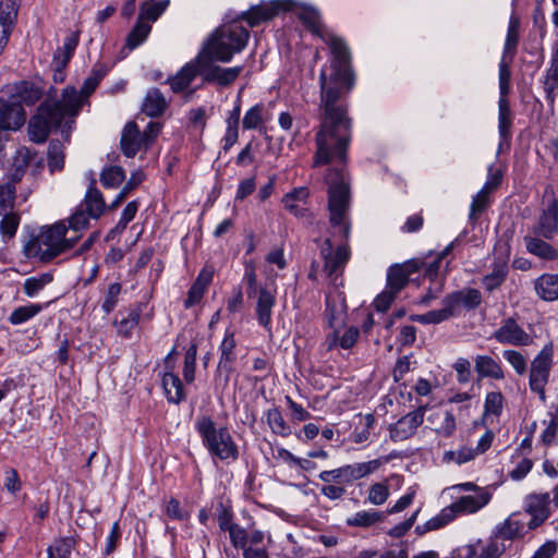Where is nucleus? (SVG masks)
<instances>
[{
    "label": "nucleus",
    "mask_w": 558,
    "mask_h": 558,
    "mask_svg": "<svg viewBox=\"0 0 558 558\" xmlns=\"http://www.w3.org/2000/svg\"><path fill=\"white\" fill-rule=\"evenodd\" d=\"M380 465L381 461L379 459L345 464L333 470L322 471L318 478L324 483H335L344 487L374 473Z\"/></svg>",
    "instance_id": "nucleus-9"
},
{
    "label": "nucleus",
    "mask_w": 558,
    "mask_h": 558,
    "mask_svg": "<svg viewBox=\"0 0 558 558\" xmlns=\"http://www.w3.org/2000/svg\"><path fill=\"white\" fill-rule=\"evenodd\" d=\"M545 98L548 104H554L558 95V47L553 49L549 66L542 78Z\"/></svg>",
    "instance_id": "nucleus-26"
},
{
    "label": "nucleus",
    "mask_w": 558,
    "mask_h": 558,
    "mask_svg": "<svg viewBox=\"0 0 558 558\" xmlns=\"http://www.w3.org/2000/svg\"><path fill=\"white\" fill-rule=\"evenodd\" d=\"M167 100L163 94L156 87L149 88L142 104V111L151 118L161 116L167 109Z\"/></svg>",
    "instance_id": "nucleus-33"
},
{
    "label": "nucleus",
    "mask_w": 558,
    "mask_h": 558,
    "mask_svg": "<svg viewBox=\"0 0 558 558\" xmlns=\"http://www.w3.org/2000/svg\"><path fill=\"white\" fill-rule=\"evenodd\" d=\"M524 243L526 251L530 254L537 256L544 260H556L558 259V251L545 239L536 235V236H524Z\"/></svg>",
    "instance_id": "nucleus-32"
},
{
    "label": "nucleus",
    "mask_w": 558,
    "mask_h": 558,
    "mask_svg": "<svg viewBox=\"0 0 558 558\" xmlns=\"http://www.w3.org/2000/svg\"><path fill=\"white\" fill-rule=\"evenodd\" d=\"M41 95V89L35 83L21 81L10 87L9 97L22 106H32L40 99Z\"/></svg>",
    "instance_id": "nucleus-27"
},
{
    "label": "nucleus",
    "mask_w": 558,
    "mask_h": 558,
    "mask_svg": "<svg viewBox=\"0 0 558 558\" xmlns=\"http://www.w3.org/2000/svg\"><path fill=\"white\" fill-rule=\"evenodd\" d=\"M338 54L332 62V71L327 73L322 69L319 74L320 101L324 118L316 134V151L314 167L331 161L344 167L347 151L351 141V120L347 116V106L341 98L349 94L354 86L353 72L341 71L344 63L343 47H335Z\"/></svg>",
    "instance_id": "nucleus-1"
},
{
    "label": "nucleus",
    "mask_w": 558,
    "mask_h": 558,
    "mask_svg": "<svg viewBox=\"0 0 558 558\" xmlns=\"http://www.w3.org/2000/svg\"><path fill=\"white\" fill-rule=\"evenodd\" d=\"M68 228L63 222L43 228L24 246V252L29 258H37L43 263L51 262L60 254L69 251L65 243Z\"/></svg>",
    "instance_id": "nucleus-6"
},
{
    "label": "nucleus",
    "mask_w": 558,
    "mask_h": 558,
    "mask_svg": "<svg viewBox=\"0 0 558 558\" xmlns=\"http://www.w3.org/2000/svg\"><path fill=\"white\" fill-rule=\"evenodd\" d=\"M512 111L507 98L498 100V133L500 137L499 147L502 142H508L511 137Z\"/></svg>",
    "instance_id": "nucleus-38"
},
{
    "label": "nucleus",
    "mask_w": 558,
    "mask_h": 558,
    "mask_svg": "<svg viewBox=\"0 0 558 558\" xmlns=\"http://www.w3.org/2000/svg\"><path fill=\"white\" fill-rule=\"evenodd\" d=\"M194 428L201 437L208 453L221 461H235L239 458L238 445L227 427H217L209 415H201L194 423Z\"/></svg>",
    "instance_id": "nucleus-5"
},
{
    "label": "nucleus",
    "mask_w": 558,
    "mask_h": 558,
    "mask_svg": "<svg viewBox=\"0 0 558 558\" xmlns=\"http://www.w3.org/2000/svg\"><path fill=\"white\" fill-rule=\"evenodd\" d=\"M298 17L300 21L304 24V26L310 29L313 34L319 36L330 48L332 58L330 60V66L329 69L325 68L327 73H330L332 71V62L337 58L336 50L333 49L337 47H343V57H344V63L341 65V71L343 72H352L351 69V54L350 50L344 43V40L327 31H325V27L320 21V14L317 10L311 7H303L298 12Z\"/></svg>",
    "instance_id": "nucleus-7"
},
{
    "label": "nucleus",
    "mask_w": 558,
    "mask_h": 558,
    "mask_svg": "<svg viewBox=\"0 0 558 558\" xmlns=\"http://www.w3.org/2000/svg\"><path fill=\"white\" fill-rule=\"evenodd\" d=\"M319 255L324 260L322 272L335 289L343 287V271L350 259L351 253L348 244H340L333 248L330 239H325L319 247Z\"/></svg>",
    "instance_id": "nucleus-8"
},
{
    "label": "nucleus",
    "mask_w": 558,
    "mask_h": 558,
    "mask_svg": "<svg viewBox=\"0 0 558 558\" xmlns=\"http://www.w3.org/2000/svg\"><path fill=\"white\" fill-rule=\"evenodd\" d=\"M110 66L104 62H96L90 71V74L84 80L83 86L77 95L81 98L82 105L97 88L101 80L108 74Z\"/></svg>",
    "instance_id": "nucleus-30"
},
{
    "label": "nucleus",
    "mask_w": 558,
    "mask_h": 558,
    "mask_svg": "<svg viewBox=\"0 0 558 558\" xmlns=\"http://www.w3.org/2000/svg\"><path fill=\"white\" fill-rule=\"evenodd\" d=\"M513 59L501 57L499 62V98H507L510 89L511 71L510 64Z\"/></svg>",
    "instance_id": "nucleus-57"
},
{
    "label": "nucleus",
    "mask_w": 558,
    "mask_h": 558,
    "mask_svg": "<svg viewBox=\"0 0 558 558\" xmlns=\"http://www.w3.org/2000/svg\"><path fill=\"white\" fill-rule=\"evenodd\" d=\"M26 121V113L21 104L10 97H0V128L4 131H16Z\"/></svg>",
    "instance_id": "nucleus-20"
},
{
    "label": "nucleus",
    "mask_w": 558,
    "mask_h": 558,
    "mask_svg": "<svg viewBox=\"0 0 558 558\" xmlns=\"http://www.w3.org/2000/svg\"><path fill=\"white\" fill-rule=\"evenodd\" d=\"M81 205L93 219H98L102 215L106 203L101 192L95 186V180H92Z\"/></svg>",
    "instance_id": "nucleus-34"
},
{
    "label": "nucleus",
    "mask_w": 558,
    "mask_h": 558,
    "mask_svg": "<svg viewBox=\"0 0 558 558\" xmlns=\"http://www.w3.org/2000/svg\"><path fill=\"white\" fill-rule=\"evenodd\" d=\"M52 280L53 275L50 272L26 278L23 283V291L28 298H35L46 286L51 283Z\"/></svg>",
    "instance_id": "nucleus-47"
},
{
    "label": "nucleus",
    "mask_w": 558,
    "mask_h": 558,
    "mask_svg": "<svg viewBox=\"0 0 558 558\" xmlns=\"http://www.w3.org/2000/svg\"><path fill=\"white\" fill-rule=\"evenodd\" d=\"M37 153L28 147H20L13 156L12 171L10 182L14 185L22 181L26 170L32 161L36 158Z\"/></svg>",
    "instance_id": "nucleus-28"
},
{
    "label": "nucleus",
    "mask_w": 558,
    "mask_h": 558,
    "mask_svg": "<svg viewBox=\"0 0 558 558\" xmlns=\"http://www.w3.org/2000/svg\"><path fill=\"white\" fill-rule=\"evenodd\" d=\"M145 179V175L142 171H135L131 174V178L125 183V185L122 187V190L118 193L114 201L111 203L110 207L114 208L119 206L124 198L129 195V193L136 189Z\"/></svg>",
    "instance_id": "nucleus-62"
},
{
    "label": "nucleus",
    "mask_w": 558,
    "mask_h": 558,
    "mask_svg": "<svg viewBox=\"0 0 558 558\" xmlns=\"http://www.w3.org/2000/svg\"><path fill=\"white\" fill-rule=\"evenodd\" d=\"M500 548L492 541L477 538L469 544L454 548L445 558H500Z\"/></svg>",
    "instance_id": "nucleus-19"
},
{
    "label": "nucleus",
    "mask_w": 558,
    "mask_h": 558,
    "mask_svg": "<svg viewBox=\"0 0 558 558\" xmlns=\"http://www.w3.org/2000/svg\"><path fill=\"white\" fill-rule=\"evenodd\" d=\"M201 76V62L198 56L194 61L186 63L174 76L168 78V83L173 93L185 90L194 78Z\"/></svg>",
    "instance_id": "nucleus-25"
},
{
    "label": "nucleus",
    "mask_w": 558,
    "mask_h": 558,
    "mask_svg": "<svg viewBox=\"0 0 558 558\" xmlns=\"http://www.w3.org/2000/svg\"><path fill=\"white\" fill-rule=\"evenodd\" d=\"M162 387L168 402L179 404L185 399V391L182 380L173 372H166L163 374Z\"/></svg>",
    "instance_id": "nucleus-35"
},
{
    "label": "nucleus",
    "mask_w": 558,
    "mask_h": 558,
    "mask_svg": "<svg viewBox=\"0 0 558 558\" xmlns=\"http://www.w3.org/2000/svg\"><path fill=\"white\" fill-rule=\"evenodd\" d=\"M497 342L513 347H527L533 343V338L529 335L513 317H508L501 322V325L492 336Z\"/></svg>",
    "instance_id": "nucleus-17"
},
{
    "label": "nucleus",
    "mask_w": 558,
    "mask_h": 558,
    "mask_svg": "<svg viewBox=\"0 0 558 558\" xmlns=\"http://www.w3.org/2000/svg\"><path fill=\"white\" fill-rule=\"evenodd\" d=\"M535 291L544 301L558 299V274H543L535 280Z\"/></svg>",
    "instance_id": "nucleus-37"
},
{
    "label": "nucleus",
    "mask_w": 558,
    "mask_h": 558,
    "mask_svg": "<svg viewBox=\"0 0 558 558\" xmlns=\"http://www.w3.org/2000/svg\"><path fill=\"white\" fill-rule=\"evenodd\" d=\"M492 495L486 490H478L475 495H466L458 498L449 507L457 518L460 514L475 513L490 501Z\"/></svg>",
    "instance_id": "nucleus-22"
},
{
    "label": "nucleus",
    "mask_w": 558,
    "mask_h": 558,
    "mask_svg": "<svg viewBox=\"0 0 558 558\" xmlns=\"http://www.w3.org/2000/svg\"><path fill=\"white\" fill-rule=\"evenodd\" d=\"M550 498L548 493L530 494L524 499V514L527 520L529 529H537L550 515Z\"/></svg>",
    "instance_id": "nucleus-16"
},
{
    "label": "nucleus",
    "mask_w": 558,
    "mask_h": 558,
    "mask_svg": "<svg viewBox=\"0 0 558 558\" xmlns=\"http://www.w3.org/2000/svg\"><path fill=\"white\" fill-rule=\"evenodd\" d=\"M361 428L356 426L351 434V439L355 444H362L369 437L371 429L374 427L375 417L372 413L365 415L359 414Z\"/></svg>",
    "instance_id": "nucleus-53"
},
{
    "label": "nucleus",
    "mask_w": 558,
    "mask_h": 558,
    "mask_svg": "<svg viewBox=\"0 0 558 558\" xmlns=\"http://www.w3.org/2000/svg\"><path fill=\"white\" fill-rule=\"evenodd\" d=\"M125 179V172L120 166H110L100 173V182L107 189L119 186Z\"/></svg>",
    "instance_id": "nucleus-54"
},
{
    "label": "nucleus",
    "mask_w": 558,
    "mask_h": 558,
    "mask_svg": "<svg viewBox=\"0 0 558 558\" xmlns=\"http://www.w3.org/2000/svg\"><path fill=\"white\" fill-rule=\"evenodd\" d=\"M267 424L271 432L281 437H288L291 434V427L283 418L279 408L274 407L266 412Z\"/></svg>",
    "instance_id": "nucleus-42"
},
{
    "label": "nucleus",
    "mask_w": 558,
    "mask_h": 558,
    "mask_svg": "<svg viewBox=\"0 0 558 558\" xmlns=\"http://www.w3.org/2000/svg\"><path fill=\"white\" fill-rule=\"evenodd\" d=\"M460 304L468 311L474 310L482 303V294L477 289L466 288L458 290Z\"/></svg>",
    "instance_id": "nucleus-63"
},
{
    "label": "nucleus",
    "mask_w": 558,
    "mask_h": 558,
    "mask_svg": "<svg viewBox=\"0 0 558 558\" xmlns=\"http://www.w3.org/2000/svg\"><path fill=\"white\" fill-rule=\"evenodd\" d=\"M476 457V450L470 447H461L458 450H449L444 452V461L447 463L454 462L463 464Z\"/></svg>",
    "instance_id": "nucleus-60"
},
{
    "label": "nucleus",
    "mask_w": 558,
    "mask_h": 558,
    "mask_svg": "<svg viewBox=\"0 0 558 558\" xmlns=\"http://www.w3.org/2000/svg\"><path fill=\"white\" fill-rule=\"evenodd\" d=\"M504 409V396L500 391H489L484 401V414L499 416Z\"/></svg>",
    "instance_id": "nucleus-59"
},
{
    "label": "nucleus",
    "mask_w": 558,
    "mask_h": 558,
    "mask_svg": "<svg viewBox=\"0 0 558 558\" xmlns=\"http://www.w3.org/2000/svg\"><path fill=\"white\" fill-rule=\"evenodd\" d=\"M555 348L551 341L545 343L530 365L529 385L549 383L555 364Z\"/></svg>",
    "instance_id": "nucleus-15"
},
{
    "label": "nucleus",
    "mask_w": 558,
    "mask_h": 558,
    "mask_svg": "<svg viewBox=\"0 0 558 558\" xmlns=\"http://www.w3.org/2000/svg\"><path fill=\"white\" fill-rule=\"evenodd\" d=\"M426 410L427 405H420L417 409L409 412L395 424L390 425L389 432L391 440L402 441L412 437L423 424Z\"/></svg>",
    "instance_id": "nucleus-18"
},
{
    "label": "nucleus",
    "mask_w": 558,
    "mask_h": 558,
    "mask_svg": "<svg viewBox=\"0 0 558 558\" xmlns=\"http://www.w3.org/2000/svg\"><path fill=\"white\" fill-rule=\"evenodd\" d=\"M275 304L276 291H271L266 287L259 288L255 312L258 324L266 329H270L272 307Z\"/></svg>",
    "instance_id": "nucleus-24"
},
{
    "label": "nucleus",
    "mask_w": 558,
    "mask_h": 558,
    "mask_svg": "<svg viewBox=\"0 0 558 558\" xmlns=\"http://www.w3.org/2000/svg\"><path fill=\"white\" fill-rule=\"evenodd\" d=\"M197 344L191 343L184 354L183 377L187 384L194 381L196 366Z\"/></svg>",
    "instance_id": "nucleus-56"
},
{
    "label": "nucleus",
    "mask_w": 558,
    "mask_h": 558,
    "mask_svg": "<svg viewBox=\"0 0 558 558\" xmlns=\"http://www.w3.org/2000/svg\"><path fill=\"white\" fill-rule=\"evenodd\" d=\"M236 340L232 330L225 331L223 339L219 344V361L216 368V379L221 380L223 386H227L231 374L234 372V364L236 361Z\"/></svg>",
    "instance_id": "nucleus-13"
},
{
    "label": "nucleus",
    "mask_w": 558,
    "mask_h": 558,
    "mask_svg": "<svg viewBox=\"0 0 558 558\" xmlns=\"http://www.w3.org/2000/svg\"><path fill=\"white\" fill-rule=\"evenodd\" d=\"M169 0H161L153 4H146L141 8L138 19L143 22H155L167 9Z\"/></svg>",
    "instance_id": "nucleus-58"
},
{
    "label": "nucleus",
    "mask_w": 558,
    "mask_h": 558,
    "mask_svg": "<svg viewBox=\"0 0 558 558\" xmlns=\"http://www.w3.org/2000/svg\"><path fill=\"white\" fill-rule=\"evenodd\" d=\"M151 31L149 23L143 22L137 19L136 24L133 26L126 37V47L131 50L141 46L148 37Z\"/></svg>",
    "instance_id": "nucleus-48"
},
{
    "label": "nucleus",
    "mask_w": 558,
    "mask_h": 558,
    "mask_svg": "<svg viewBox=\"0 0 558 558\" xmlns=\"http://www.w3.org/2000/svg\"><path fill=\"white\" fill-rule=\"evenodd\" d=\"M19 4L15 0L0 1V27L14 28L17 20Z\"/></svg>",
    "instance_id": "nucleus-51"
},
{
    "label": "nucleus",
    "mask_w": 558,
    "mask_h": 558,
    "mask_svg": "<svg viewBox=\"0 0 558 558\" xmlns=\"http://www.w3.org/2000/svg\"><path fill=\"white\" fill-rule=\"evenodd\" d=\"M390 496L389 487L386 483H375L368 489L367 501L374 506L384 505Z\"/></svg>",
    "instance_id": "nucleus-64"
},
{
    "label": "nucleus",
    "mask_w": 558,
    "mask_h": 558,
    "mask_svg": "<svg viewBox=\"0 0 558 558\" xmlns=\"http://www.w3.org/2000/svg\"><path fill=\"white\" fill-rule=\"evenodd\" d=\"M76 546L74 536H63L54 539L53 544L48 546L53 558H71L72 551Z\"/></svg>",
    "instance_id": "nucleus-49"
},
{
    "label": "nucleus",
    "mask_w": 558,
    "mask_h": 558,
    "mask_svg": "<svg viewBox=\"0 0 558 558\" xmlns=\"http://www.w3.org/2000/svg\"><path fill=\"white\" fill-rule=\"evenodd\" d=\"M48 303L46 304V306ZM45 308L44 304L31 303L24 306L16 307L9 316V322L12 325H22L29 319L34 318Z\"/></svg>",
    "instance_id": "nucleus-43"
},
{
    "label": "nucleus",
    "mask_w": 558,
    "mask_h": 558,
    "mask_svg": "<svg viewBox=\"0 0 558 558\" xmlns=\"http://www.w3.org/2000/svg\"><path fill=\"white\" fill-rule=\"evenodd\" d=\"M474 368L480 378L505 379V372L500 362L489 355H476Z\"/></svg>",
    "instance_id": "nucleus-29"
},
{
    "label": "nucleus",
    "mask_w": 558,
    "mask_h": 558,
    "mask_svg": "<svg viewBox=\"0 0 558 558\" xmlns=\"http://www.w3.org/2000/svg\"><path fill=\"white\" fill-rule=\"evenodd\" d=\"M81 108V98L73 86L63 89L61 99H46L28 123L29 140L36 144L45 143L50 131L60 129L63 122L64 128L70 131Z\"/></svg>",
    "instance_id": "nucleus-2"
},
{
    "label": "nucleus",
    "mask_w": 558,
    "mask_h": 558,
    "mask_svg": "<svg viewBox=\"0 0 558 558\" xmlns=\"http://www.w3.org/2000/svg\"><path fill=\"white\" fill-rule=\"evenodd\" d=\"M201 62V76L206 83H216L221 87L232 84L243 71V65L221 68L213 63L214 58L198 54Z\"/></svg>",
    "instance_id": "nucleus-12"
},
{
    "label": "nucleus",
    "mask_w": 558,
    "mask_h": 558,
    "mask_svg": "<svg viewBox=\"0 0 558 558\" xmlns=\"http://www.w3.org/2000/svg\"><path fill=\"white\" fill-rule=\"evenodd\" d=\"M325 181L328 184V209L330 213V223L333 228H339V233L347 240L350 234V225L345 221L349 208L350 191L344 173V167L329 168L325 175Z\"/></svg>",
    "instance_id": "nucleus-4"
},
{
    "label": "nucleus",
    "mask_w": 558,
    "mask_h": 558,
    "mask_svg": "<svg viewBox=\"0 0 558 558\" xmlns=\"http://www.w3.org/2000/svg\"><path fill=\"white\" fill-rule=\"evenodd\" d=\"M456 519L453 510L450 507H445L437 515L426 521L423 525L416 526V532L423 534L428 531L441 529Z\"/></svg>",
    "instance_id": "nucleus-41"
},
{
    "label": "nucleus",
    "mask_w": 558,
    "mask_h": 558,
    "mask_svg": "<svg viewBox=\"0 0 558 558\" xmlns=\"http://www.w3.org/2000/svg\"><path fill=\"white\" fill-rule=\"evenodd\" d=\"M508 271L509 268L506 260L494 263L492 271L482 279L484 289L488 292H493L499 288L506 281Z\"/></svg>",
    "instance_id": "nucleus-39"
},
{
    "label": "nucleus",
    "mask_w": 558,
    "mask_h": 558,
    "mask_svg": "<svg viewBox=\"0 0 558 558\" xmlns=\"http://www.w3.org/2000/svg\"><path fill=\"white\" fill-rule=\"evenodd\" d=\"M288 5L281 0H262L258 4L252 5L248 10L241 12L236 20L245 21L251 27L268 22L277 16L281 11H286Z\"/></svg>",
    "instance_id": "nucleus-14"
},
{
    "label": "nucleus",
    "mask_w": 558,
    "mask_h": 558,
    "mask_svg": "<svg viewBox=\"0 0 558 558\" xmlns=\"http://www.w3.org/2000/svg\"><path fill=\"white\" fill-rule=\"evenodd\" d=\"M21 223V215L15 211L5 213L0 220V235L4 243L12 240Z\"/></svg>",
    "instance_id": "nucleus-44"
},
{
    "label": "nucleus",
    "mask_w": 558,
    "mask_h": 558,
    "mask_svg": "<svg viewBox=\"0 0 558 558\" xmlns=\"http://www.w3.org/2000/svg\"><path fill=\"white\" fill-rule=\"evenodd\" d=\"M47 158L48 168L51 173L61 171L64 168V148L60 141L53 140L49 143Z\"/></svg>",
    "instance_id": "nucleus-46"
},
{
    "label": "nucleus",
    "mask_w": 558,
    "mask_h": 558,
    "mask_svg": "<svg viewBox=\"0 0 558 558\" xmlns=\"http://www.w3.org/2000/svg\"><path fill=\"white\" fill-rule=\"evenodd\" d=\"M250 32L234 19L219 26L207 39L198 54L214 58L215 61L230 62L234 54L240 53L247 45Z\"/></svg>",
    "instance_id": "nucleus-3"
},
{
    "label": "nucleus",
    "mask_w": 558,
    "mask_h": 558,
    "mask_svg": "<svg viewBox=\"0 0 558 558\" xmlns=\"http://www.w3.org/2000/svg\"><path fill=\"white\" fill-rule=\"evenodd\" d=\"M263 104H256L251 107L244 114L242 120V126L244 130H254L264 123L263 120Z\"/></svg>",
    "instance_id": "nucleus-61"
},
{
    "label": "nucleus",
    "mask_w": 558,
    "mask_h": 558,
    "mask_svg": "<svg viewBox=\"0 0 558 558\" xmlns=\"http://www.w3.org/2000/svg\"><path fill=\"white\" fill-rule=\"evenodd\" d=\"M216 519L218 521V525L221 532H226L231 525H233L234 522V512L231 500L227 499H220L217 502L216 511H215Z\"/></svg>",
    "instance_id": "nucleus-45"
},
{
    "label": "nucleus",
    "mask_w": 558,
    "mask_h": 558,
    "mask_svg": "<svg viewBox=\"0 0 558 558\" xmlns=\"http://www.w3.org/2000/svg\"><path fill=\"white\" fill-rule=\"evenodd\" d=\"M78 32H73L64 38L62 47H59L53 54V59L60 66H65L70 62L78 46Z\"/></svg>",
    "instance_id": "nucleus-40"
},
{
    "label": "nucleus",
    "mask_w": 558,
    "mask_h": 558,
    "mask_svg": "<svg viewBox=\"0 0 558 558\" xmlns=\"http://www.w3.org/2000/svg\"><path fill=\"white\" fill-rule=\"evenodd\" d=\"M120 147L123 155L128 158L134 157L142 147H145L143 136L135 122H129L123 128Z\"/></svg>",
    "instance_id": "nucleus-23"
},
{
    "label": "nucleus",
    "mask_w": 558,
    "mask_h": 558,
    "mask_svg": "<svg viewBox=\"0 0 558 558\" xmlns=\"http://www.w3.org/2000/svg\"><path fill=\"white\" fill-rule=\"evenodd\" d=\"M558 232V219L541 213L534 227V233L545 240H551Z\"/></svg>",
    "instance_id": "nucleus-50"
},
{
    "label": "nucleus",
    "mask_w": 558,
    "mask_h": 558,
    "mask_svg": "<svg viewBox=\"0 0 558 558\" xmlns=\"http://www.w3.org/2000/svg\"><path fill=\"white\" fill-rule=\"evenodd\" d=\"M146 308V303L136 302L129 306L125 312H120V319L116 318L113 325L117 327V332L124 339H130L133 330L138 325L141 316Z\"/></svg>",
    "instance_id": "nucleus-21"
},
{
    "label": "nucleus",
    "mask_w": 558,
    "mask_h": 558,
    "mask_svg": "<svg viewBox=\"0 0 558 558\" xmlns=\"http://www.w3.org/2000/svg\"><path fill=\"white\" fill-rule=\"evenodd\" d=\"M345 299L342 292L337 291L333 295H326V310L325 317L328 326L332 329V332L326 336L327 351H331L337 348L338 344V329H340L345 319Z\"/></svg>",
    "instance_id": "nucleus-11"
},
{
    "label": "nucleus",
    "mask_w": 558,
    "mask_h": 558,
    "mask_svg": "<svg viewBox=\"0 0 558 558\" xmlns=\"http://www.w3.org/2000/svg\"><path fill=\"white\" fill-rule=\"evenodd\" d=\"M308 195L306 187H296L282 197L283 207L295 217H304L307 211L304 206Z\"/></svg>",
    "instance_id": "nucleus-31"
},
{
    "label": "nucleus",
    "mask_w": 558,
    "mask_h": 558,
    "mask_svg": "<svg viewBox=\"0 0 558 558\" xmlns=\"http://www.w3.org/2000/svg\"><path fill=\"white\" fill-rule=\"evenodd\" d=\"M502 357L511 365L517 375L522 376L527 372V360L518 350L508 349L502 351Z\"/></svg>",
    "instance_id": "nucleus-55"
},
{
    "label": "nucleus",
    "mask_w": 558,
    "mask_h": 558,
    "mask_svg": "<svg viewBox=\"0 0 558 558\" xmlns=\"http://www.w3.org/2000/svg\"><path fill=\"white\" fill-rule=\"evenodd\" d=\"M409 276L399 267V264L392 265L387 271L386 287L397 294L408 284Z\"/></svg>",
    "instance_id": "nucleus-52"
},
{
    "label": "nucleus",
    "mask_w": 558,
    "mask_h": 558,
    "mask_svg": "<svg viewBox=\"0 0 558 558\" xmlns=\"http://www.w3.org/2000/svg\"><path fill=\"white\" fill-rule=\"evenodd\" d=\"M529 523L525 520V514L522 512L511 513L504 522L497 524L493 530L489 537L485 541H492L497 544L502 550L500 557L509 548L511 542L524 537V535L532 529L527 527Z\"/></svg>",
    "instance_id": "nucleus-10"
},
{
    "label": "nucleus",
    "mask_w": 558,
    "mask_h": 558,
    "mask_svg": "<svg viewBox=\"0 0 558 558\" xmlns=\"http://www.w3.org/2000/svg\"><path fill=\"white\" fill-rule=\"evenodd\" d=\"M386 513L375 509L361 510L345 519V524L351 527L368 529L384 522Z\"/></svg>",
    "instance_id": "nucleus-36"
}]
</instances>
